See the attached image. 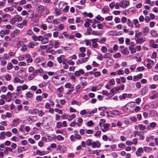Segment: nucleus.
<instances>
[{
  "label": "nucleus",
  "mask_w": 158,
  "mask_h": 158,
  "mask_svg": "<svg viewBox=\"0 0 158 158\" xmlns=\"http://www.w3.org/2000/svg\"><path fill=\"white\" fill-rule=\"evenodd\" d=\"M151 33L152 36L156 37L157 35V34L156 31L154 30H152L151 31Z\"/></svg>",
  "instance_id": "nucleus-33"
},
{
  "label": "nucleus",
  "mask_w": 158,
  "mask_h": 158,
  "mask_svg": "<svg viewBox=\"0 0 158 158\" xmlns=\"http://www.w3.org/2000/svg\"><path fill=\"white\" fill-rule=\"evenodd\" d=\"M129 50L131 51V54H134L136 52V49L133 48L132 47L129 46Z\"/></svg>",
  "instance_id": "nucleus-24"
},
{
  "label": "nucleus",
  "mask_w": 158,
  "mask_h": 158,
  "mask_svg": "<svg viewBox=\"0 0 158 158\" xmlns=\"http://www.w3.org/2000/svg\"><path fill=\"white\" fill-rule=\"evenodd\" d=\"M33 95V94L30 92H28L26 94V97L27 100L32 98Z\"/></svg>",
  "instance_id": "nucleus-9"
},
{
  "label": "nucleus",
  "mask_w": 158,
  "mask_h": 158,
  "mask_svg": "<svg viewBox=\"0 0 158 158\" xmlns=\"http://www.w3.org/2000/svg\"><path fill=\"white\" fill-rule=\"evenodd\" d=\"M55 111L56 112H57L59 114H62L63 113L62 111L60 109H59L57 108H55Z\"/></svg>",
  "instance_id": "nucleus-52"
},
{
  "label": "nucleus",
  "mask_w": 158,
  "mask_h": 158,
  "mask_svg": "<svg viewBox=\"0 0 158 158\" xmlns=\"http://www.w3.org/2000/svg\"><path fill=\"white\" fill-rule=\"evenodd\" d=\"M6 135L5 131H3L1 133L0 136L2 137V139H5V136Z\"/></svg>",
  "instance_id": "nucleus-48"
},
{
  "label": "nucleus",
  "mask_w": 158,
  "mask_h": 158,
  "mask_svg": "<svg viewBox=\"0 0 158 158\" xmlns=\"http://www.w3.org/2000/svg\"><path fill=\"white\" fill-rule=\"evenodd\" d=\"M121 56V54L119 53L118 52L113 55V57L115 58H117L118 57H120Z\"/></svg>",
  "instance_id": "nucleus-41"
},
{
  "label": "nucleus",
  "mask_w": 158,
  "mask_h": 158,
  "mask_svg": "<svg viewBox=\"0 0 158 158\" xmlns=\"http://www.w3.org/2000/svg\"><path fill=\"white\" fill-rule=\"evenodd\" d=\"M22 20V18L19 16H15L10 21V23L12 24H14L15 23L21 22Z\"/></svg>",
  "instance_id": "nucleus-3"
},
{
  "label": "nucleus",
  "mask_w": 158,
  "mask_h": 158,
  "mask_svg": "<svg viewBox=\"0 0 158 158\" xmlns=\"http://www.w3.org/2000/svg\"><path fill=\"white\" fill-rule=\"evenodd\" d=\"M112 56V54L109 53H105L104 56V57L105 58H108L109 59H110Z\"/></svg>",
  "instance_id": "nucleus-22"
},
{
  "label": "nucleus",
  "mask_w": 158,
  "mask_h": 158,
  "mask_svg": "<svg viewBox=\"0 0 158 158\" xmlns=\"http://www.w3.org/2000/svg\"><path fill=\"white\" fill-rule=\"evenodd\" d=\"M34 44L32 43H30L27 44V47L29 48H33L34 47Z\"/></svg>",
  "instance_id": "nucleus-58"
},
{
  "label": "nucleus",
  "mask_w": 158,
  "mask_h": 158,
  "mask_svg": "<svg viewBox=\"0 0 158 158\" xmlns=\"http://www.w3.org/2000/svg\"><path fill=\"white\" fill-rule=\"evenodd\" d=\"M24 45V43L23 41H19L17 44V47L18 48H19L21 47H22L23 45Z\"/></svg>",
  "instance_id": "nucleus-31"
},
{
  "label": "nucleus",
  "mask_w": 158,
  "mask_h": 158,
  "mask_svg": "<svg viewBox=\"0 0 158 158\" xmlns=\"http://www.w3.org/2000/svg\"><path fill=\"white\" fill-rule=\"evenodd\" d=\"M149 44L150 47L153 48H158V45L154 44V42L153 40H149Z\"/></svg>",
  "instance_id": "nucleus-5"
},
{
  "label": "nucleus",
  "mask_w": 158,
  "mask_h": 158,
  "mask_svg": "<svg viewBox=\"0 0 158 158\" xmlns=\"http://www.w3.org/2000/svg\"><path fill=\"white\" fill-rule=\"evenodd\" d=\"M34 14V12L32 10H29L27 12V17L29 18H31L33 17Z\"/></svg>",
  "instance_id": "nucleus-10"
},
{
  "label": "nucleus",
  "mask_w": 158,
  "mask_h": 158,
  "mask_svg": "<svg viewBox=\"0 0 158 158\" xmlns=\"http://www.w3.org/2000/svg\"><path fill=\"white\" fill-rule=\"evenodd\" d=\"M101 50L102 52L106 53L107 52V49L105 46H103L102 47Z\"/></svg>",
  "instance_id": "nucleus-36"
},
{
  "label": "nucleus",
  "mask_w": 158,
  "mask_h": 158,
  "mask_svg": "<svg viewBox=\"0 0 158 158\" xmlns=\"http://www.w3.org/2000/svg\"><path fill=\"white\" fill-rule=\"evenodd\" d=\"M10 16L9 15H6L2 16V19H3V22H7L8 21L7 19L9 18Z\"/></svg>",
  "instance_id": "nucleus-17"
},
{
  "label": "nucleus",
  "mask_w": 158,
  "mask_h": 158,
  "mask_svg": "<svg viewBox=\"0 0 158 158\" xmlns=\"http://www.w3.org/2000/svg\"><path fill=\"white\" fill-rule=\"evenodd\" d=\"M80 51L82 53H84L86 51L85 48L84 47H81L79 48Z\"/></svg>",
  "instance_id": "nucleus-55"
},
{
  "label": "nucleus",
  "mask_w": 158,
  "mask_h": 158,
  "mask_svg": "<svg viewBox=\"0 0 158 158\" xmlns=\"http://www.w3.org/2000/svg\"><path fill=\"white\" fill-rule=\"evenodd\" d=\"M40 73V71L39 69H36L34 70L32 73L33 74V75H35V76H36L37 74Z\"/></svg>",
  "instance_id": "nucleus-47"
},
{
  "label": "nucleus",
  "mask_w": 158,
  "mask_h": 158,
  "mask_svg": "<svg viewBox=\"0 0 158 158\" xmlns=\"http://www.w3.org/2000/svg\"><path fill=\"white\" fill-rule=\"evenodd\" d=\"M56 128H60L62 127V123L60 122H58L56 123Z\"/></svg>",
  "instance_id": "nucleus-54"
},
{
  "label": "nucleus",
  "mask_w": 158,
  "mask_h": 158,
  "mask_svg": "<svg viewBox=\"0 0 158 158\" xmlns=\"http://www.w3.org/2000/svg\"><path fill=\"white\" fill-rule=\"evenodd\" d=\"M94 124V123L92 120H90L87 123V125L88 126H91Z\"/></svg>",
  "instance_id": "nucleus-62"
},
{
  "label": "nucleus",
  "mask_w": 158,
  "mask_h": 158,
  "mask_svg": "<svg viewBox=\"0 0 158 158\" xmlns=\"http://www.w3.org/2000/svg\"><path fill=\"white\" fill-rule=\"evenodd\" d=\"M127 24L128 26H129L130 27H132L133 26L132 23L129 19H127Z\"/></svg>",
  "instance_id": "nucleus-35"
},
{
  "label": "nucleus",
  "mask_w": 158,
  "mask_h": 158,
  "mask_svg": "<svg viewBox=\"0 0 158 158\" xmlns=\"http://www.w3.org/2000/svg\"><path fill=\"white\" fill-rule=\"evenodd\" d=\"M133 22L136 28H139L140 27V24H139V22L137 19H134L133 20Z\"/></svg>",
  "instance_id": "nucleus-12"
},
{
  "label": "nucleus",
  "mask_w": 158,
  "mask_h": 158,
  "mask_svg": "<svg viewBox=\"0 0 158 158\" xmlns=\"http://www.w3.org/2000/svg\"><path fill=\"white\" fill-rule=\"evenodd\" d=\"M13 66L11 63H8L7 64V69L8 70H11L13 68Z\"/></svg>",
  "instance_id": "nucleus-27"
},
{
  "label": "nucleus",
  "mask_w": 158,
  "mask_h": 158,
  "mask_svg": "<svg viewBox=\"0 0 158 158\" xmlns=\"http://www.w3.org/2000/svg\"><path fill=\"white\" fill-rule=\"evenodd\" d=\"M85 45L86 46H91V44L89 40L85 39L84 40Z\"/></svg>",
  "instance_id": "nucleus-30"
},
{
  "label": "nucleus",
  "mask_w": 158,
  "mask_h": 158,
  "mask_svg": "<svg viewBox=\"0 0 158 158\" xmlns=\"http://www.w3.org/2000/svg\"><path fill=\"white\" fill-rule=\"evenodd\" d=\"M115 5V2H112L109 5L111 9H113L114 8V5Z\"/></svg>",
  "instance_id": "nucleus-46"
},
{
  "label": "nucleus",
  "mask_w": 158,
  "mask_h": 158,
  "mask_svg": "<svg viewBox=\"0 0 158 158\" xmlns=\"http://www.w3.org/2000/svg\"><path fill=\"white\" fill-rule=\"evenodd\" d=\"M12 124L11 125V126L12 127H15L17 126L19 124L18 122V119H14L13 120Z\"/></svg>",
  "instance_id": "nucleus-15"
},
{
  "label": "nucleus",
  "mask_w": 158,
  "mask_h": 158,
  "mask_svg": "<svg viewBox=\"0 0 158 158\" xmlns=\"http://www.w3.org/2000/svg\"><path fill=\"white\" fill-rule=\"evenodd\" d=\"M48 42V38H46L43 36L41 43L43 44H45Z\"/></svg>",
  "instance_id": "nucleus-20"
},
{
  "label": "nucleus",
  "mask_w": 158,
  "mask_h": 158,
  "mask_svg": "<svg viewBox=\"0 0 158 158\" xmlns=\"http://www.w3.org/2000/svg\"><path fill=\"white\" fill-rule=\"evenodd\" d=\"M27 45L25 44H24L21 48L20 49V50L24 52H26L27 50Z\"/></svg>",
  "instance_id": "nucleus-25"
},
{
  "label": "nucleus",
  "mask_w": 158,
  "mask_h": 158,
  "mask_svg": "<svg viewBox=\"0 0 158 158\" xmlns=\"http://www.w3.org/2000/svg\"><path fill=\"white\" fill-rule=\"evenodd\" d=\"M21 86H17L15 91L18 93V94H19L21 93Z\"/></svg>",
  "instance_id": "nucleus-23"
},
{
  "label": "nucleus",
  "mask_w": 158,
  "mask_h": 158,
  "mask_svg": "<svg viewBox=\"0 0 158 158\" xmlns=\"http://www.w3.org/2000/svg\"><path fill=\"white\" fill-rule=\"evenodd\" d=\"M14 10V8L12 7H7L4 10V11L5 12H7V11H13Z\"/></svg>",
  "instance_id": "nucleus-28"
},
{
  "label": "nucleus",
  "mask_w": 158,
  "mask_h": 158,
  "mask_svg": "<svg viewBox=\"0 0 158 158\" xmlns=\"http://www.w3.org/2000/svg\"><path fill=\"white\" fill-rule=\"evenodd\" d=\"M148 91V88L146 87H144L141 91L142 95H144L147 93Z\"/></svg>",
  "instance_id": "nucleus-19"
},
{
  "label": "nucleus",
  "mask_w": 158,
  "mask_h": 158,
  "mask_svg": "<svg viewBox=\"0 0 158 158\" xmlns=\"http://www.w3.org/2000/svg\"><path fill=\"white\" fill-rule=\"evenodd\" d=\"M109 83L111 85H114L115 84V81L114 79H112L109 81Z\"/></svg>",
  "instance_id": "nucleus-64"
},
{
  "label": "nucleus",
  "mask_w": 158,
  "mask_h": 158,
  "mask_svg": "<svg viewBox=\"0 0 158 158\" xmlns=\"http://www.w3.org/2000/svg\"><path fill=\"white\" fill-rule=\"evenodd\" d=\"M38 112V110L36 109H35L33 110H28L29 113L32 114H36Z\"/></svg>",
  "instance_id": "nucleus-14"
},
{
  "label": "nucleus",
  "mask_w": 158,
  "mask_h": 158,
  "mask_svg": "<svg viewBox=\"0 0 158 158\" xmlns=\"http://www.w3.org/2000/svg\"><path fill=\"white\" fill-rule=\"evenodd\" d=\"M104 129H102V131L103 132H105L109 131L110 129L109 127L110 124L109 123H106L103 125Z\"/></svg>",
  "instance_id": "nucleus-8"
},
{
  "label": "nucleus",
  "mask_w": 158,
  "mask_h": 158,
  "mask_svg": "<svg viewBox=\"0 0 158 158\" xmlns=\"http://www.w3.org/2000/svg\"><path fill=\"white\" fill-rule=\"evenodd\" d=\"M69 76L71 79L73 80L74 81H75L76 78L73 75L70 73Z\"/></svg>",
  "instance_id": "nucleus-60"
},
{
  "label": "nucleus",
  "mask_w": 158,
  "mask_h": 158,
  "mask_svg": "<svg viewBox=\"0 0 158 158\" xmlns=\"http://www.w3.org/2000/svg\"><path fill=\"white\" fill-rule=\"evenodd\" d=\"M92 140L89 139L86 141V144L87 146H90L92 143Z\"/></svg>",
  "instance_id": "nucleus-37"
},
{
  "label": "nucleus",
  "mask_w": 158,
  "mask_h": 158,
  "mask_svg": "<svg viewBox=\"0 0 158 158\" xmlns=\"http://www.w3.org/2000/svg\"><path fill=\"white\" fill-rule=\"evenodd\" d=\"M143 150L145 152H148L152 150V148L150 147H145L143 148Z\"/></svg>",
  "instance_id": "nucleus-26"
},
{
  "label": "nucleus",
  "mask_w": 158,
  "mask_h": 158,
  "mask_svg": "<svg viewBox=\"0 0 158 158\" xmlns=\"http://www.w3.org/2000/svg\"><path fill=\"white\" fill-rule=\"evenodd\" d=\"M36 76L35 75H33L32 73V74L30 75L28 77V79L30 80H32Z\"/></svg>",
  "instance_id": "nucleus-39"
},
{
  "label": "nucleus",
  "mask_w": 158,
  "mask_h": 158,
  "mask_svg": "<svg viewBox=\"0 0 158 158\" xmlns=\"http://www.w3.org/2000/svg\"><path fill=\"white\" fill-rule=\"evenodd\" d=\"M9 151L12 152V150L10 148L6 147L5 148L4 150V152L5 154L6 155L8 154Z\"/></svg>",
  "instance_id": "nucleus-18"
},
{
  "label": "nucleus",
  "mask_w": 158,
  "mask_h": 158,
  "mask_svg": "<svg viewBox=\"0 0 158 158\" xmlns=\"http://www.w3.org/2000/svg\"><path fill=\"white\" fill-rule=\"evenodd\" d=\"M5 35H6L5 32L3 30H1L0 31V35L1 36V37H3Z\"/></svg>",
  "instance_id": "nucleus-61"
},
{
  "label": "nucleus",
  "mask_w": 158,
  "mask_h": 158,
  "mask_svg": "<svg viewBox=\"0 0 158 158\" xmlns=\"http://www.w3.org/2000/svg\"><path fill=\"white\" fill-rule=\"evenodd\" d=\"M71 103L73 105H77L78 106L80 105V103H79L78 102L76 101H75L74 100L72 101Z\"/></svg>",
  "instance_id": "nucleus-44"
},
{
  "label": "nucleus",
  "mask_w": 158,
  "mask_h": 158,
  "mask_svg": "<svg viewBox=\"0 0 158 158\" xmlns=\"http://www.w3.org/2000/svg\"><path fill=\"white\" fill-rule=\"evenodd\" d=\"M40 27L44 30H46L47 29V25L45 24H42L40 25Z\"/></svg>",
  "instance_id": "nucleus-40"
},
{
  "label": "nucleus",
  "mask_w": 158,
  "mask_h": 158,
  "mask_svg": "<svg viewBox=\"0 0 158 158\" xmlns=\"http://www.w3.org/2000/svg\"><path fill=\"white\" fill-rule=\"evenodd\" d=\"M143 152V150L142 148L140 147L139 148L137 151L136 152V154L138 156H142V153Z\"/></svg>",
  "instance_id": "nucleus-6"
},
{
  "label": "nucleus",
  "mask_w": 158,
  "mask_h": 158,
  "mask_svg": "<svg viewBox=\"0 0 158 158\" xmlns=\"http://www.w3.org/2000/svg\"><path fill=\"white\" fill-rule=\"evenodd\" d=\"M149 31V29L147 27H145L143 28V32L144 34H146Z\"/></svg>",
  "instance_id": "nucleus-29"
},
{
  "label": "nucleus",
  "mask_w": 158,
  "mask_h": 158,
  "mask_svg": "<svg viewBox=\"0 0 158 158\" xmlns=\"http://www.w3.org/2000/svg\"><path fill=\"white\" fill-rule=\"evenodd\" d=\"M37 9L41 11L40 14L42 16L46 15L49 13V10L47 8L41 5H38L37 7Z\"/></svg>",
  "instance_id": "nucleus-1"
},
{
  "label": "nucleus",
  "mask_w": 158,
  "mask_h": 158,
  "mask_svg": "<svg viewBox=\"0 0 158 158\" xmlns=\"http://www.w3.org/2000/svg\"><path fill=\"white\" fill-rule=\"evenodd\" d=\"M11 76L9 74H7L6 75V78L7 81H9L11 80Z\"/></svg>",
  "instance_id": "nucleus-59"
},
{
  "label": "nucleus",
  "mask_w": 158,
  "mask_h": 158,
  "mask_svg": "<svg viewBox=\"0 0 158 158\" xmlns=\"http://www.w3.org/2000/svg\"><path fill=\"white\" fill-rule=\"evenodd\" d=\"M56 139L59 140H63L64 139V137L61 135H58L57 136Z\"/></svg>",
  "instance_id": "nucleus-49"
},
{
  "label": "nucleus",
  "mask_w": 158,
  "mask_h": 158,
  "mask_svg": "<svg viewBox=\"0 0 158 158\" xmlns=\"http://www.w3.org/2000/svg\"><path fill=\"white\" fill-rule=\"evenodd\" d=\"M37 119V118L35 116H33L32 118L29 117V119H28V120L29 121L30 120L31 121H35Z\"/></svg>",
  "instance_id": "nucleus-45"
},
{
  "label": "nucleus",
  "mask_w": 158,
  "mask_h": 158,
  "mask_svg": "<svg viewBox=\"0 0 158 158\" xmlns=\"http://www.w3.org/2000/svg\"><path fill=\"white\" fill-rule=\"evenodd\" d=\"M28 141L31 144H34L35 143V141L31 138H29L28 139Z\"/></svg>",
  "instance_id": "nucleus-63"
},
{
  "label": "nucleus",
  "mask_w": 158,
  "mask_h": 158,
  "mask_svg": "<svg viewBox=\"0 0 158 158\" xmlns=\"http://www.w3.org/2000/svg\"><path fill=\"white\" fill-rule=\"evenodd\" d=\"M139 20L140 22H143L144 20V18L143 15H141L139 18Z\"/></svg>",
  "instance_id": "nucleus-57"
},
{
  "label": "nucleus",
  "mask_w": 158,
  "mask_h": 158,
  "mask_svg": "<svg viewBox=\"0 0 158 158\" xmlns=\"http://www.w3.org/2000/svg\"><path fill=\"white\" fill-rule=\"evenodd\" d=\"M85 72L84 70L82 69H80L78 71L75 72L74 74L75 76L77 77H79L81 74L83 75L84 74Z\"/></svg>",
  "instance_id": "nucleus-4"
},
{
  "label": "nucleus",
  "mask_w": 158,
  "mask_h": 158,
  "mask_svg": "<svg viewBox=\"0 0 158 158\" xmlns=\"http://www.w3.org/2000/svg\"><path fill=\"white\" fill-rule=\"evenodd\" d=\"M25 55H22L21 56H19L18 58V60L19 61H21L25 59Z\"/></svg>",
  "instance_id": "nucleus-42"
},
{
  "label": "nucleus",
  "mask_w": 158,
  "mask_h": 158,
  "mask_svg": "<svg viewBox=\"0 0 158 158\" xmlns=\"http://www.w3.org/2000/svg\"><path fill=\"white\" fill-rule=\"evenodd\" d=\"M12 97L11 93L10 92H8L6 95V101L8 102H10L11 100Z\"/></svg>",
  "instance_id": "nucleus-11"
},
{
  "label": "nucleus",
  "mask_w": 158,
  "mask_h": 158,
  "mask_svg": "<svg viewBox=\"0 0 158 158\" xmlns=\"http://www.w3.org/2000/svg\"><path fill=\"white\" fill-rule=\"evenodd\" d=\"M113 16H109L105 18V20L106 21H111L113 19Z\"/></svg>",
  "instance_id": "nucleus-53"
},
{
  "label": "nucleus",
  "mask_w": 158,
  "mask_h": 158,
  "mask_svg": "<svg viewBox=\"0 0 158 158\" xmlns=\"http://www.w3.org/2000/svg\"><path fill=\"white\" fill-rule=\"evenodd\" d=\"M106 63L109 66L112 65L113 64V59H108L106 61Z\"/></svg>",
  "instance_id": "nucleus-16"
},
{
  "label": "nucleus",
  "mask_w": 158,
  "mask_h": 158,
  "mask_svg": "<svg viewBox=\"0 0 158 158\" xmlns=\"http://www.w3.org/2000/svg\"><path fill=\"white\" fill-rule=\"evenodd\" d=\"M106 38L104 37L101 39L99 42L100 44H103L106 41Z\"/></svg>",
  "instance_id": "nucleus-38"
},
{
  "label": "nucleus",
  "mask_w": 158,
  "mask_h": 158,
  "mask_svg": "<svg viewBox=\"0 0 158 158\" xmlns=\"http://www.w3.org/2000/svg\"><path fill=\"white\" fill-rule=\"evenodd\" d=\"M101 146V143L100 142L98 141L96 142L94 141L92 144V146L93 148H99Z\"/></svg>",
  "instance_id": "nucleus-7"
},
{
  "label": "nucleus",
  "mask_w": 158,
  "mask_h": 158,
  "mask_svg": "<svg viewBox=\"0 0 158 158\" xmlns=\"http://www.w3.org/2000/svg\"><path fill=\"white\" fill-rule=\"evenodd\" d=\"M52 36L51 34L50 33H48L46 34H45L44 35V37H46V38H50Z\"/></svg>",
  "instance_id": "nucleus-51"
},
{
  "label": "nucleus",
  "mask_w": 158,
  "mask_h": 158,
  "mask_svg": "<svg viewBox=\"0 0 158 158\" xmlns=\"http://www.w3.org/2000/svg\"><path fill=\"white\" fill-rule=\"evenodd\" d=\"M136 43L141 44L145 41V38H139L136 40Z\"/></svg>",
  "instance_id": "nucleus-13"
},
{
  "label": "nucleus",
  "mask_w": 158,
  "mask_h": 158,
  "mask_svg": "<svg viewBox=\"0 0 158 158\" xmlns=\"http://www.w3.org/2000/svg\"><path fill=\"white\" fill-rule=\"evenodd\" d=\"M43 99V96H39L36 97V100L37 101H41Z\"/></svg>",
  "instance_id": "nucleus-56"
},
{
  "label": "nucleus",
  "mask_w": 158,
  "mask_h": 158,
  "mask_svg": "<svg viewBox=\"0 0 158 158\" xmlns=\"http://www.w3.org/2000/svg\"><path fill=\"white\" fill-rule=\"evenodd\" d=\"M93 74L95 77H98L100 75L101 73L99 72H94Z\"/></svg>",
  "instance_id": "nucleus-34"
},
{
  "label": "nucleus",
  "mask_w": 158,
  "mask_h": 158,
  "mask_svg": "<svg viewBox=\"0 0 158 158\" xmlns=\"http://www.w3.org/2000/svg\"><path fill=\"white\" fill-rule=\"evenodd\" d=\"M96 19L98 20H100V21H103L104 20V19L103 18L101 17V16H100V15H98L96 17Z\"/></svg>",
  "instance_id": "nucleus-50"
},
{
  "label": "nucleus",
  "mask_w": 158,
  "mask_h": 158,
  "mask_svg": "<svg viewBox=\"0 0 158 158\" xmlns=\"http://www.w3.org/2000/svg\"><path fill=\"white\" fill-rule=\"evenodd\" d=\"M130 4L128 1L126 0H121L120 2V6L123 8H126Z\"/></svg>",
  "instance_id": "nucleus-2"
},
{
  "label": "nucleus",
  "mask_w": 158,
  "mask_h": 158,
  "mask_svg": "<svg viewBox=\"0 0 158 158\" xmlns=\"http://www.w3.org/2000/svg\"><path fill=\"white\" fill-rule=\"evenodd\" d=\"M121 53L125 55H127L128 54L129 52L127 50V48H126L122 50Z\"/></svg>",
  "instance_id": "nucleus-21"
},
{
  "label": "nucleus",
  "mask_w": 158,
  "mask_h": 158,
  "mask_svg": "<svg viewBox=\"0 0 158 158\" xmlns=\"http://www.w3.org/2000/svg\"><path fill=\"white\" fill-rule=\"evenodd\" d=\"M138 127L141 130H144L145 129V127L142 124L138 125Z\"/></svg>",
  "instance_id": "nucleus-32"
},
{
  "label": "nucleus",
  "mask_w": 158,
  "mask_h": 158,
  "mask_svg": "<svg viewBox=\"0 0 158 158\" xmlns=\"http://www.w3.org/2000/svg\"><path fill=\"white\" fill-rule=\"evenodd\" d=\"M26 63L23 61L19 62L18 64L19 66H26Z\"/></svg>",
  "instance_id": "nucleus-43"
}]
</instances>
